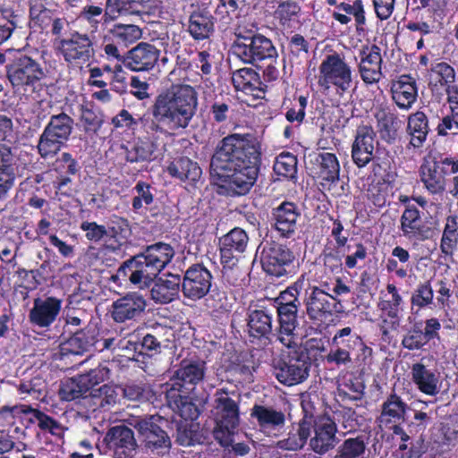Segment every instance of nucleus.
<instances>
[{
	"instance_id": "1",
	"label": "nucleus",
	"mask_w": 458,
	"mask_h": 458,
	"mask_svg": "<svg viewBox=\"0 0 458 458\" xmlns=\"http://www.w3.org/2000/svg\"><path fill=\"white\" fill-rule=\"evenodd\" d=\"M259 156V146L249 136L228 135L218 143L211 158V176L228 193L244 195L257 181Z\"/></svg>"
},
{
	"instance_id": "2",
	"label": "nucleus",
	"mask_w": 458,
	"mask_h": 458,
	"mask_svg": "<svg viewBox=\"0 0 458 458\" xmlns=\"http://www.w3.org/2000/svg\"><path fill=\"white\" fill-rule=\"evenodd\" d=\"M198 104V93L192 86L174 84L156 97L151 106L153 118L143 116L140 121L149 138L174 133L190 125Z\"/></svg>"
},
{
	"instance_id": "3",
	"label": "nucleus",
	"mask_w": 458,
	"mask_h": 458,
	"mask_svg": "<svg viewBox=\"0 0 458 458\" xmlns=\"http://www.w3.org/2000/svg\"><path fill=\"white\" fill-rule=\"evenodd\" d=\"M174 256V250L167 243L158 242L150 245L142 253L124 261L111 279L120 285L129 281L138 289H147Z\"/></svg>"
},
{
	"instance_id": "4",
	"label": "nucleus",
	"mask_w": 458,
	"mask_h": 458,
	"mask_svg": "<svg viewBox=\"0 0 458 458\" xmlns=\"http://www.w3.org/2000/svg\"><path fill=\"white\" fill-rule=\"evenodd\" d=\"M353 84V71L338 53L325 56L318 66V86L327 95L343 98Z\"/></svg>"
},
{
	"instance_id": "5",
	"label": "nucleus",
	"mask_w": 458,
	"mask_h": 458,
	"mask_svg": "<svg viewBox=\"0 0 458 458\" xmlns=\"http://www.w3.org/2000/svg\"><path fill=\"white\" fill-rule=\"evenodd\" d=\"M214 397L213 416L216 424L214 436L221 445L228 446L232 444L233 435L239 425V405L225 388L217 389Z\"/></svg>"
},
{
	"instance_id": "6",
	"label": "nucleus",
	"mask_w": 458,
	"mask_h": 458,
	"mask_svg": "<svg viewBox=\"0 0 458 458\" xmlns=\"http://www.w3.org/2000/svg\"><path fill=\"white\" fill-rule=\"evenodd\" d=\"M73 125V119L67 114L62 112L52 114L38 142L37 147L41 157H55L69 140Z\"/></svg>"
},
{
	"instance_id": "7",
	"label": "nucleus",
	"mask_w": 458,
	"mask_h": 458,
	"mask_svg": "<svg viewBox=\"0 0 458 458\" xmlns=\"http://www.w3.org/2000/svg\"><path fill=\"white\" fill-rule=\"evenodd\" d=\"M47 74V71L43 64L27 55L16 56L6 65V77L15 92L34 89Z\"/></svg>"
},
{
	"instance_id": "8",
	"label": "nucleus",
	"mask_w": 458,
	"mask_h": 458,
	"mask_svg": "<svg viewBox=\"0 0 458 458\" xmlns=\"http://www.w3.org/2000/svg\"><path fill=\"white\" fill-rule=\"evenodd\" d=\"M56 52L72 67L81 68L94 57L93 40L89 34L72 30L66 38L54 41Z\"/></svg>"
},
{
	"instance_id": "9",
	"label": "nucleus",
	"mask_w": 458,
	"mask_h": 458,
	"mask_svg": "<svg viewBox=\"0 0 458 458\" xmlns=\"http://www.w3.org/2000/svg\"><path fill=\"white\" fill-rule=\"evenodd\" d=\"M232 52L245 64L258 65L262 61L276 62L277 51L272 41L261 34L238 35Z\"/></svg>"
},
{
	"instance_id": "10",
	"label": "nucleus",
	"mask_w": 458,
	"mask_h": 458,
	"mask_svg": "<svg viewBox=\"0 0 458 458\" xmlns=\"http://www.w3.org/2000/svg\"><path fill=\"white\" fill-rule=\"evenodd\" d=\"M249 243L247 233L235 227L220 239V257L223 265V277L231 284L236 283L237 278L233 276L238 269L240 256L246 250Z\"/></svg>"
},
{
	"instance_id": "11",
	"label": "nucleus",
	"mask_w": 458,
	"mask_h": 458,
	"mask_svg": "<svg viewBox=\"0 0 458 458\" xmlns=\"http://www.w3.org/2000/svg\"><path fill=\"white\" fill-rule=\"evenodd\" d=\"M310 367L307 355L299 353L298 349L288 350L286 359L274 360L273 373L281 384L291 386L303 382L309 377Z\"/></svg>"
},
{
	"instance_id": "12",
	"label": "nucleus",
	"mask_w": 458,
	"mask_h": 458,
	"mask_svg": "<svg viewBox=\"0 0 458 458\" xmlns=\"http://www.w3.org/2000/svg\"><path fill=\"white\" fill-rule=\"evenodd\" d=\"M212 280V274L207 267L194 264L184 272L180 287L185 298L196 301L210 292Z\"/></svg>"
},
{
	"instance_id": "13",
	"label": "nucleus",
	"mask_w": 458,
	"mask_h": 458,
	"mask_svg": "<svg viewBox=\"0 0 458 458\" xmlns=\"http://www.w3.org/2000/svg\"><path fill=\"white\" fill-rule=\"evenodd\" d=\"M159 420L160 417L157 416L138 417L131 419L129 424L138 430L148 449L162 453L169 450L171 440L166 432L157 425Z\"/></svg>"
},
{
	"instance_id": "14",
	"label": "nucleus",
	"mask_w": 458,
	"mask_h": 458,
	"mask_svg": "<svg viewBox=\"0 0 458 458\" xmlns=\"http://www.w3.org/2000/svg\"><path fill=\"white\" fill-rule=\"evenodd\" d=\"M294 259L293 251L276 242H267L261 251L260 262L264 271L275 276L286 274V267Z\"/></svg>"
},
{
	"instance_id": "15",
	"label": "nucleus",
	"mask_w": 458,
	"mask_h": 458,
	"mask_svg": "<svg viewBox=\"0 0 458 458\" xmlns=\"http://www.w3.org/2000/svg\"><path fill=\"white\" fill-rule=\"evenodd\" d=\"M207 371L206 362L201 360H182L179 368L175 370L171 387L176 391L188 394L193 391L198 384L203 381Z\"/></svg>"
},
{
	"instance_id": "16",
	"label": "nucleus",
	"mask_w": 458,
	"mask_h": 458,
	"mask_svg": "<svg viewBox=\"0 0 458 458\" xmlns=\"http://www.w3.org/2000/svg\"><path fill=\"white\" fill-rule=\"evenodd\" d=\"M105 443L114 458H134L137 443L133 431L124 425L112 427L105 436Z\"/></svg>"
},
{
	"instance_id": "17",
	"label": "nucleus",
	"mask_w": 458,
	"mask_h": 458,
	"mask_svg": "<svg viewBox=\"0 0 458 458\" xmlns=\"http://www.w3.org/2000/svg\"><path fill=\"white\" fill-rule=\"evenodd\" d=\"M159 56L160 50L157 47L140 42L126 53L123 64L132 72H149L157 64Z\"/></svg>"
},
{
	"instance_id": "18",
	"label": "nucleus",
	"mask_w": 458,
	"mask_h": 458,
	"mask_svg": "<svg viewBox=\"0 0 458 458\" xmlns=\"http://www.w3.org/2000/svg\"><path fill=\"white\" fill-rule=\"evenodd\" d=\"M314 437L310 438V445L313 452L320 455L333 449L338 440L337 427L329 416H318L314 420Z\"/></svg>"
},
{
	"instance_id": "19",
	"label": "nucleus",
	"mask_w": 458,
	"mask_h": 458,
	"mask_svg": "<svg viewBox=\"0 0 458 458\" xmlns=\"http://www.w3.org/2000/svg\"><path fill=\"white\" fill-rule=\"evenodd\" d=\"M411 380L420 392L428 396L441 393L443 380L440 372L426 366L422 361L413 363L411 368Z\"/></svg>"
},
{
	"instance_id": "20",
	"label": "nucleus",
	"mask_w": 458,
	"mask_h": 458,
	"mask_svg": "<svg viewBox=\"0 0 458 458\" xmlns=\"http://www.w3.org/2000/svg\"><path fill=\"white\" fill-rule=\"evenodd\" d=\"M377 143L376 133L371 127L361 126L357 129L352 146V158L358 167H365L373 160Z\"/></svg>"
},
{
	"instance_id": "21",
	"label": "nucleus",
	"mask_w": 458,
	"mask_h": 458,
	"mask_svg": "<svg viewBox=\"0 0 458 458\" xmlns=\"http://www.w3.org/2000/svg\"><path fill=\"white\" fill-rule=\"evenodd\" d=\"M63 301L54 296L36 298L30 310V321L39 327H47L57 318Z\"/></svg>"
},
{
	"instance_id": "22",
	"label": "nucleus",
	"mask_w": 458,
	"mask_h": 458,
	"mask_svg": "<svg viewBox=\"0 0 458 458\" xmlns=\"http://www.w3.org/2000/svg\"><path fill=\"white\" fill-rule=\"evenodd\" d=\"M279 328L276 333V341L288 350L300 349L301 343L296 334L298 309H276Z\"/></svg>"
},
{
	"instance_id": "23",
	"label": "nucleus",
	"mask_w": 458,
	"mask_h": 458,
	"mask_svg": "<svg viewBox=\"0 0 458 458\" xmlns=\"http://www.w3.org/2000/svg\"><path fill=\"white\" fill-rule=\"evenodd\" d=\"M275 228L281 236L292 237L298 228V220L301 218V210L293 202L284 201L272 212Z\"/></svg>"
},
{
	"instance_id": "24",
	"label": "nucleus",
	"mask_w": 458,
	"mask_h": 458,
	"mask_svg": "<svg viewBox=\"0 0 458 458\" xmlns=\"http://www.w3.org/2000/svg\"><path fill=\"white\" fill-rule=\"evenodd\" d=\"M146 306V300L141 294L127 293L113 302L111 315L114 321L123 323L139 317Z\"/></svg>"
},
{
	"instance_id": "25",
	"label": "nucleus",
	"mask_w": 458,
	"mask_h": 458,
	"mask_svg": "<svg viewBox=\"0 0 458 458\" xmlns=\"http://www.w3.org/2000/svg\"><path fill=\"white\" fill-rule=\"evenodd\" d=\"M99 330L95 326L76 332L72 337L61 345V352L64 356L73 354L82 355L84 352L97 350Z\"/></svg>"
},
{
	"instance_id": "26",
	"label": "nucleus",
	"mask_w": 458,
	"mask_h": 458,
	"mask_svg": "<svg viewBox=\"0 0 458 458\" xmlns=\"http://www.w3.org/2000/svg\"><path fill=\"white\" fill-rule=\"evenodd\" d=\"M382 56L377 45L365 47L360 51L359 72L366 84H374L382 78Z\"/></svg>"
},
{
	"instance_id": "27",
	"label": "nucleus",
	"mask_w": 458,
	"mask_h": 458,
	"mask_svg": "<svg viewBox=\"0 0 458 458\" xmlns=\"http://www.w3.org/2000/svg\"><path fill=\"white\" fill-rule=\"evenodd\" d=\"M407 403L396 393H391L381 404L380 415L377 421L381 428H392L404 420Z\"/></svg>"
},
{
	"instance_id": "28",
	"label": "nucleus",
	"mask_w": 458,
	"mask_h": 458,
	"mask_svg": "<svg viewBox=\"0 0 458 458\" xmlns=\"http://www.w3.org/2000/svg\"><path fill=\"white\" fill-rule=\"evenodd\" d=\"M391 94L394 102L403 110H409L418 97L416 81L409 75H401L391 84Z\"/></svg>"
},
{
	"instance_id": "29",
	"label": "nucleus",
	"mask_w": 458,
	"mask_h": 458,
	"mask_svg": "<svg viewBox=\"0 0 458 458\" xmlns=\"http://www.w3.org/2000/svg\"><path fill=\"white\" fill-rule=\"evenodd\" d=\"M153 284L150 295L156 303H170L179 295L181 277L177 275L169 274L165 278H157Z\"/></svg>"
},
{
	"instance_id": "30",
	"label": "nucleus",
	"mask_w": 458,
	"mask_h": 458,
	"mask_svg": "<svg viewBox=\"0 0 458 458\" xmlns=\"http://www.w3.org/2000/svg\"><path fill=\"white\" fill-rule=\"evenodd\" d=\"M233 84L237 91L260 98L264 93L259 74L251 68L235 71L232 76Z\"/></svg>"
},
{
	"instance_id": "31",
	"label": "nucleus",
	"mask_w": 458,
	"mask_h": 458,
	"mask_svg": "<svg viewBox=\"0 0 458 458\" xmlns=\"http://www.w3.org/2000/svg\"><path fill=\"white\" fill-rule=\"evenodd\" d=\"M250 416L257 420L259 427L265 433L282 428L285 422L283 411L260 404L252 407Z\"/></svg>"
},
{
	"instance_id": "32",
	"label": "nucleus",
	"mask_w": 458,
	"mask_h": 458,
	"mask_svg": "<svg viewBox=\"0 0 458 458\" xmlns=\"http://www.w3.org/2000/svg\"><path fill=\"white\" fill-rule=\"evenodd\" d=\"M310 422L301 420L293 424L286 437L278 440L276 446L284 451H298L303 448L310 436Z\"/></svg>"
},
{
	"instance_id": "33",
	"label": "nucleus",
	"mask_w": 458,
	"mask_h": 458,
	"mask_svg": "<svg viewBox=\"0 0 458 458\" xmlns=\"http://www.w3.org/2000/svg\"><path fill=\"white\" fill-rule=\"evenodd\" d=\"M420 180L425 188L432 194L441 193L445 191V174L437 160L421 165Z\"/></svg>"
},
{
	"instance_id": "34",
	"label": "nucleus",
	"mask_w": 458,
	"mask_h": 458,
	"mask_svg": "<svg viewBox=\"0 0 458 458\" xmlns=\"http://www.w3.org/2000/svg\"><path fill=\"white\" fill-rule=\"evenodd\" d=\"M106 229L109 242L106 244V247L114 251L126 244L131 233L128 221L119 216L111 218Z\"/></svg>"
},
{
	"instance_id": "35",
	"label": "nucleus",
	"mask_w": 458,
	"mask_h": 458,
	"mask_svg": "<svg viewBox=\"0 0 458 458\" xmlns=\"http://www.w3.org/2000/svg\"><path fill=\"white\" fill-rule=\"evenodd\" d=\"M166 398L170 407L185 420H194L199 416V410L187 396L182 395L175 388H166Z\"/></svg>"
},
{
	"instance_id": "36",
	"label": "nucleus",
	"mask_w": 458,
	"mask_h": 458,
	"mask_svg": "<svg viewBox=\"0 0 458 458\" xmlns=\"http://www.w3.org/2000/svg\"><path fill=\"white\" fill-rule=\"evenodd\" d=\"M151 0H106V18L118 19L122 16L140 14L141 8Z\"/></svg>"
},
{
	"instance_id": "37",
	"label": "nucleus",
	"mask_w": 458,
	"mask_h": 458,
	"mask_svg": "<svg viewBox=\"0 0 458 458\" xmlns=\"http://www.w3.org/2000/svg\"><path fill=\"white\" fill-rule=\"evenodd\" d=\"M13 154L10 148L0 146V198L4 195L14 183L15 174L13 165Z\"/></svg>"
},
{
	"instance_id": "38",
	"label": "nucleus",
	"mask_w": 458,
	"mask_h": 458,
	"mask_svg": "<svg viewBox=\"0 0 458 458\" xmlns=\"http://www.w3.org/2000/svg\"><path fill=\"white\" fill-rule=\"evenodd\" d=\"M167 171L173 177L191 182L198 181L202 173L199 165L188 157L174 160L167 167Z\"/></svg>"
},
{
	"instance_id": "39",
	"label": "nucleus",
	"mask_w": 458,
	"mask_h": 458,
	"mask_svg": "<svg viewBox=\"0 0 458 458\" xmlns=\"http://www.w3.org/2000/svg\"><path fill=\"white\" fill-rule=\"evenodd\" d=\"M109 37L128 47L141 38L142 31L139 26L134 24L115 23L107 30L104 36V42L107 41Z\"/></svg>"
},
{
	"instance_id": "40",
	"label": "nucleus",
	"mask_w": 458,
	"mask_h": 458,
	"mask_svg": "<svg viewBox=\"0 0 458 458\" xmlns=\"http://www.w3.org/2000/svg\"><path fill=\"white\" fill-rule=\"evenodd\" d=\"M407 130L411 135V145L414 148L421 147L429 131L427 115L420 111L411 114L408 118Z\"/></svg>"
},
{
	"instance_id": "41",
	"label": "nucleus",
	"mask_w": 458,
	"mask_h": 458,
	"mask_svg": "<svg viewBox=\"0 0 458 458\" xmlns=\"http://www.w3.org/2000/svg\"><path fill=\"white\" fill-rule=\"evenodd\" d=\"M272 314L266 310H255L250 312L248 327L250 335L264 337L272 331Z\"/></svg>"
},
{
	"instance_id": "42",
	"label": "nucleus",
	"mask_w": 458,
	"mask_h": 458,
	"mask_svg": "<svg viewBox=\"0 0 458 458\" xmlns=\"http://www.w3.org/2000/svg\"><path fill=\"white\" fill-rule=\"evenodd\" d=\"M78 19L81 21L87 22L89 29V35L96 33L98 30L100 23L107 24L116 19L106 18V7L105 10L100 6L88 4L82 7Z\"/></svg>"
},
{
	"instance_id": "43",
	"label": "nucleus",
	"mask_w": 458,
	"mask_h": 458,
	"mask_svg": "<svg viewBox=\"0 0 458 458\" xmlns=\"http://www.w3.org/2000/svg\"><path fill=\"white\" fill-rule=\"evenodd\" d=\"M214 24L210 16L193 13L189 19L188 30L194 39L208 38L213 31Z\"/></svg>"
},
{
	"instance_id": "44",
	"label": "nucleus",
	"mask_w": 458,
	"mask_h": 458,
	"mask_svg": "<svg viewBox=\"0 0 458 458\" xmlns=\"http://www.w3.org/2000/svg\"><path fill=\"white\" fill-rule=\"evenodd\" d=\"M317 161L319 164V175L323 181L334 183L339 180L340 165L335 154L320 153Z\"/></svg>"
},
{
	"instance_id": "45",
	"label": "nucleus",
	"mask_w": 458,
	"mask_h": 458,
	"mask_svg": "<svg viewBox=\"0 0 458 458\" xmlns=\"http://www.w3.org/2000/svg\"><path fill=\"white\" fill-rule=\"evenodd\" d=\"M319 287H313L307 301V313L312 319L320 318L330 310V302Z\"/></svg>"
},
{
	"instance_id": "46",
	"label": "nucleus",
	"mask_w": 458,
	"mask_h": 458,
	"mask_svg": "<svg viewBox=\"0 0 458 458\" xmlns=\"http://www.w3.org/2000/svg\"><path fill=\"white\" fill-rule=\"evenodd\" d=\"M86 377L68 378L62 382L59 389V396L63 401L70 402L85 395L89 390L85 386Z\"/></svg>"
},
{
	"instance_id": "47",
	"label": "nucleus",
	"mask_w": 458,
	"mask_h": 458,
	"mask_svg": "<svg viewBox=\"0 0 458 458\" xmlns=\"http://www.w3.org/2000/svg\"><path fill=\"white\" fill-rule=\"evenodd\" d=\"M421 219L416 208H407L401 216V230L408 238H417L421 234Z\"/></svg>"
},
{
	"instance_id": "48",
	"label": "nucleus",
	"mask_w": 458,
	"mask_h": 458,
	"mask_svg": "<svg viewBox=\"0 0 458 458\" xmlns=\"http://www.w3.org/2000/svg\"><path fill=\"white\" fill-rule=\"evenodd\" d=\"M154 151L153 142L138 139L131 148H125V158L131 163L149 161Z\"/></svg>"
},
{
	"instance_id": "49",
	"label": "nucleus",
	"mask_w": 458,
	"mask_h": 458,
	"mask_svg": "<svg viewBox=\"0 0 458 458\" xmlns=\"http://www.w3.org/2000/svg\"><path fill=\"white\" fill-rule=\"evenodd\" d=\"M386 291L389 298L382 300L378 303V307L382 311L386 312L389 318H397L402 310V304L403 302V297L399 293L396 286L393 284L386 285Z\"/></svg>"
},
{
	"instance_id": "50",
	"label": "nucleus",
	"mask_w": 458,
	"mask_h": 458,
	"mask_svg": "<svg viewBox=\"0 0 458 458\" xmlns=\"http://www.w3.org/2000/svg\"><path fill=\"white\" fill-rule=\"evenodd\" d=\"M303 282L304 276H302L301 278L298 279L295 283L282 292L276 300L277 304L276 309H298L300 306L298 296L302 289Z\"/></svg>"
},
{
	"instance_id": "51",
	"label": "nucleus",
	"mask_w": 458,
	"mask_h": 458,
	"mask_svg": "<svg viewBox=\"0 0 458 458\" xmlns=\"http://www.w3.org/2000/svg\"><path fill=\"white\" fill-rule=\"evenodd\" d=\"M273 168L277 175L293 179L297 173V158L292 153H281L276 157Z\"/></svg>"
},
{
	"instance_id": "52",
	"label": "nucleus",
	"mask_w": 458,
	"mask_h": 458,
	"mask_svg": "<svg viewBox=\"0 0 458 458\" xmlns=\"http://www.w3.org/2000/svg\"><path fill=\"white\" fill-rule=\"evenodd\" d=\"M431 73L436 81L444 87L445 92L452 87H458L455 84L456 73L454 69L445 62L437 63L431 67Z\"/></svg>"
},
{
	"instance_id": "53",
	"label": "nucleus",
	"mask_w": 458,
	"mask_h": 458,
	"mask_svg": "<svg viewBox=\"0 0 458 458\" xmlns=\"http://www.w3.org/2000/svg\"><path fill=\"white\" fill-rule=\"evenodd\" d=\"M366 445L360 437L346 439L337 449L334 458H363Z\"/></svg>"
},
{
	"instance_id": "54",
	"label": "nucleus",
	"mask_w": 458,
	"mask_h": 458,
	"mask_svg": "<svg viewBox=\"0 0 458 458\" xmlns=\"http://www.w3.org/2000/svg\"><path fill=\"white\" fill-rule=\"evenodd\" d=\"M433 301L434 291L428 281L418 284L411 297V307H416L418 310L429 307L433 304Z\"/></svg>"
},
{
	"instance_id": "55",
	"label": "nucleus",
	"mask_w": 458,
	"mask_h": 458,
	"mask_svg": "<svg viewBox=\"0 0 458 458\" xmlns=\"http://www.w3.org/2000/svg\"><path fill=\"white\" fill-rule=\"evenodd\" d=\"M22 411L27 414H31L37 420L38 426L42 430H47L53 435H60L62 433L61 425L43 411L30 406H24Z\"/></svg>"
},
{
	"instance_id": "56",
	"label": "nucleus",
	"mask_w": 458,
	"mask_h": 458,
	"mask_svg": "<svg viewBox=\"0 0 458 458\" xmlns=\"http://www.w3.org/2000/svg\"><path fill=\"white\" fill-rule=\"evenodd\" d=\"M458 238V219L455 216H449L446 218L440 248L441 250L448 254L453 249Z\"/></svg>"
},
{
	"instance_id": "57",
	"label": "nucleus",
	"mask_w": 458,
	"mask_h": 458,
	"mask_svg": "<svg viewBox=\"0 0 458 458\" xmlns=\"http://www.w3.org/2000/svg\"><path fill=\"white\" fill-rule=\"evenodd\" d=\"M119 387L104 385L98 389H93L91 394L97 399V403L102 408H109L114 405L119 398Z\"/></svg>"
},
{
	"instance_id": "58",
	"label": "nucleus",
	"mask_w": 458,
	"mask_h": 458,
	"mask_svg": "<svg viewBox=\"0 0 458 458\" xmlns=\"http://www.w3.org/2000/svg\"><path fill=\"white\" fill-rule=\"evenodd\" d=\"M206 306L212 312L222 314L229 311L232 305L229 302L225 292L214 289L206 299Z\"/></svg>"
},
{
	"instance_id": "59",
	"label": "nucleus",
	"mask_w": 458,
	"mask_h": 458,
	"mask_svg": "<svg viewBox=\"0 0 458 458\" xmlns=\"http://www.w3.org/2000/svg\"><path fill=\"white\" fill-rule=\"evenodd\" d=\"M150 185L145 182H138L133 188L136 195L132 199V208L139 211L143 206L150 205L153 202L154 196L150 191Z\"/></svg>"
},
{
	"instance_id": "60",
	"label": "nucleus",
	"mask_w": 458,
	"mask_h": 458,
	"mask_svg": "<svg viewBox=\"0 0 458 458\" xmlns=\"http://www.w3.org/2000/svg\"><path fill=\"white\" fill-rule=\"evenodd\" d=\"M437 131L440 136L458 133V107L447 108V114L440 120Z\"/></svg>"
},
{
	"instance_id": "61",
	"label": "nucleus",
	"mask_w": 458,
	"mask_h": 458,
	"mask_svg": "<svg viewBox=\"0 0 458 458\" xmlns=\"http://www.w3.org/2000/svg\"><path fill=\"white\" fill-rule=\"evenodd\" d=\"M301 12V7L296 2L284 1L280 3L275 12L276 17L281 24L284 25L295 19Z\"/></svg>"
},
{
	"instance_id": "62",
	"label": "nucleus",
	"mask_w": 458,
	"mask_h": 458,
	"mask_svg": "<svg viewBox=\"0 0 458 458\" xmlns=\"http://www.w3.org/2000/svg\"><path fill=\"white\" fill-rule=\"evenodd\" d=\"M428 343L422 330L419 327L411 328L402 340V345L410 351L420 350Z\"/></svg>"
},
{
	"instance_id": "63",
	"label": "nucleus",
	"mask_w": 458,
	"mask_h": 458,
	"mask_svg": "<svg viewBox=\"0 0 458 458\" xmlns=\"http://www.w3.org/2000/svg\"><path fill=\"white\" fill-rule=\"evenodd\" d=\"M339 11H344L347 14L353 15L357 30H360V27L364 25L366 22L365 11L361 0H355L352 4L341 3L336 5Z\"/></svg>"
},
{
	"instance_id": "64",
	"label": "nucleus",
	"mask_w": 458,
	"mask_h": 458,
	"mask_svg": "<svg viewBox=\"0 0 458 458\" xmlns=\"http://www.w3.org/2000/svg\"><path fill=\"white\" fill-rule=\"evenodd\" d=\"M364 385L358 377H351L346 379L338 387L339 393L348 395L350 399L360 400L364 392Z\"/></svg>"
}]
</instances>
